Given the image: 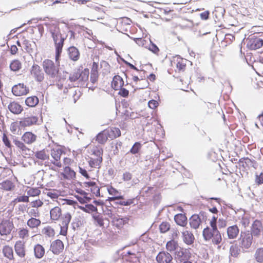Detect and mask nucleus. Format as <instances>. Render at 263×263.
Segmentation results:
<instances>
[{"label": "nucleus", "mask_w": 263, "mask_h": 263, "mask_svg": "<svg viewBox=\"0 0 263 263\" xmlns=\"http://www.w3.org/2000/svg\"><path fill=\"white\" fill-rule=\"evenodd\" d=\"M109 131L104 130L98 134L96 137V140L100 144H104L108 139Z\"/></svg>", "instance_id": "4be33fe9"}, {"label": "nucleus", "mask_w": 263, "mask_h": 263, "mask_svg": "<svg viewBox=\"0 0 263 263\" xmlns=\"http://www.w3.org/2000/svg\"><path fill=\"white\" fill-rule=\"evenodd\" d=\"M36 136L30 132H25L22 137V139L26 144H31L36 139Z\"/></svg>", "instance_id": "aec40b11"}, {"label": "nucleus", "mask_w": 263, "mask_h": 263, "mask_svg": "<svg viewBox=\"0 0 263 263\" xmlns=\"http://www.w3.org/2000/svg\"><path fill=\"white\" fill-rule=\"evenodd\" d=\"M38 121V118L36 116H31L25 117L21 120L19 122V126L21 128H24L27 126H30L35 124Z\"/></svg>", "instance_id": "9b49d317"}, {"label": "nucleus", "mask_w": 263, "mask_h": 263, "mask_svg": "<svg viewBox=\"0 0 263 263\" xmlns=\"http://www.w3.org/2000/svg\"><path fill=\"white\" fill-rule=\"evenodd\" d=\"M10 69L13 72L19 71L22 68V63L18 60H13L9 65Z\"/></svg>", "instance_id": "2f4dec72"}, {"label": "nucleus", "mask_w": 263, "mask_h": 263, "mask_svg": "<svg viewBox=\"0 0 263 263\" xmlns=\"http://www.w3.org/2000/svg\"><path fill=\"white\" fill-rule=\"evenodd\" d=\"M179 248L180 247L179 246L177 241L174 239L167 241L166 244V248L167 250L171 252L173 251H175V252H177V251L179 250Z\"/></svg>", "instance_id": "cd10ccee"}, {"label": "nucleus", "mask_w": 263, "mask_h": 263, "mask_svg": "<svg viewBox=\"0 0 263 263\" xmlns=\"http://www.w3.org/2000/svg\"><path fill=\"white\" fill-rule=\"evenodd\" d=\"M170 229V224L167 222H162L159 226L160 232L161 233H165Z\"/></svg>", "instance_id": "3c124183"}, {"label": "nucleus", "mask_w": 263, "mask_h": 263, "mask_svg": "<svg viewBox=\"0 0 263 263\" xmlns=\"http://www.w3.org/2000/svg\"><path fill=\"white\" fill-rule=\"evenodd\" d=\"M51 219L52 220H58L61 216V209L58 206L52 208L50 211Z\"/></svg>", "instance_id": "7c9ffc66"}, {"label": "nucleus", "mask_w": 263, "mask_h": 263, "mask_svg": "<svg viewBox=\"0 0 263 263\" xmlns=\"http://www.w3.org/2000/svg\"><path fill=\"white\" fill-rule=\"evenodd\" d=\"M127 247V246L123 247L122 249L117 251L116 253L119 256L120 258H121L123 260H126V258L129 257L133 254L134 250H128L124 251L122 253H120L121 251L124 250Z\"/></svg>", "instance_id": "72a5a7b5"}, {"label": "nucleus", "mask_w": 263, "mask_h": 263, "mask_svg": "<svg viewBox=\"0 0 263 263\" xmlns=\"http://www.w3.org/2000/svg\"><path fill=\"white\" fill-rule=\"evenodd\" d=\"M247 42V47L251 50L260 48L263 45V40L254 35L249 36Z\"/></svg>", "instance_id": "20e7f679"}, {"label": "nucleus", "mask_w": 263, "mask_h": 263, "mask_svg": "<svg viewBox=\"0 0 263 263\" xmlns=\"http://www.w3.org/2000/svg\"><path fill=\"white\" fill-rule=\"evenodd\" d=\"M148 49L155 54L157 53L159 51V49L158 46L152 41H151Z\"/></svg>", "instance_id": "680f3d73"}, {"label": "nucleus", "mask_w": 263, "mask_h": 263, "mask_svg": "<svg viewBox=\"0 0 263 263\" xmlns=\"http://www.w3.org/2000/svg\"><path fill=\"white\" fill-rule=\"evenodd\" d=\"M138 252H136L135 250L134 249V252L129 257L126 258V260L127 261H129L132 263H139L140 259L139 257L138 256Z\"/></svg>", "instance_id": "e433bc0d"}, {"label": "nucleus", "mask_w": 263, "mask_h": 263, "mask_svg": "<svg viewBox=\"0 0 263 263\" xmlns=\"http://www.w3.org/2000/svg\"><path fill=\"white\" fill-rule=\"evenodd\" d=\"M182 236L183 238V241L186 244L190 245L194 242L195 238L193 234L191 232L187 230L183 231L182 232Z\"/></svg>", "instance_id": "bb28decb"}, {"label": "nucleus", "mask_w": 263, "mask_h": 263, "mask_svg": "<svg viewBox=\"0 0 263 263\" xmlns=\"http://www.w3.org/2000/svg\"><path fill=\"white\" fill-rule=\"evenodd\" d=\"M51 36L55 45V61L58 62L61 57L66 37L63 36L61 33L52 35Z\"/></svg>", "instance_id": "7ed1b4c3"}, {"label": "nucleus", "mask_w": 263, "mask_h": 263, "mask_svg": "<svg viewBox=\"0 0 263 263\" xmlns=\"http://www.w3.org/2000/svg\"><path fill=\"white\" fill-rule=\"evenodd\" d=\"M62 154H65V152L61 148H53L51 149V156L54 160H51V163L58 167H61L62 164L60 162V159Z\"/></svg>", "instance_id": "6e6552de"}, {"label": "nucleus", "mask_w": 263, "mask_h": 263, "mask_svg": "<svg viewBox=\"0 0 263 263\" xmlns=\"http://www.w3.org/2000/svg\"><path fill=\"white\" fill-rule=\"evenodd\" d=\"M68 73L66 71H63V74H62L60 71L59 73H58V76L55 77V79L59 82H61L62 81L66 80V74Z\"/></svg>", "instance_id": "052dcab7"}, {"label": "nucleus", "mask_w": 263, "mask_h": 263, "mask_svg": "<svg viewBox=\"0 0 263 263\" xmlns=\"http://www.w3.org/2000/svg\"><path fill=\"white\" fill-rule=\"evenodd\" d=\"M14 249L17 255L20 257L25 256V243L22 241H17L14 245Z\"/></svg>", "instance_id": "a211bd4d"}, {"label": "nucleus", "mask_w": 263, "mask_h": 263, "mask_svg": "<svg viewBox=\"0 0 263 263\" xmlns=\"http://www.w3.org/2000/svg\"><path fill=\"white\" fill-rule=\"evenodd\" d=\"M75 198L81 203H84L90 202L91 198H84V196H80L78 195H74Z\"/></svg>", "instance_id": "e2e57ef3"}, {"label": "nucleus", "mask_w": 263, "mask_h": 263, "mask_svg": "<svg viewBox=\"0 0 263 263\" xmlns=\"http://www.w3.org/2000/svg\"><path fill=\"white\" fill-rule=\"evenodd\" d=\"M41 191L38 188H31L27 191V194L29 196H36L40 195Z\"/></svg>", "instance_id": "6e6d98bb"}, {"label": "nucleus", "mask_w": 263, "mask_h": 263, "mask_svg": "<svg viewBox=\"0 0 263 263\" xmlns=\"http://www.w3.org/2000/svg\"><path fill=\"white\" fill-rule=\"evenodd\" d=\"M256 260L260 263L263 262V248H258L254 254Z\"/></svg>", "instance_id": "37998d69"}, {"label": "nucleus", "mask_w": 263, "mask_h": 263, "mask_svg": "<svg viewBox=\"0 0 263 263\" xmlns=\"http://www.w3.org/2000/svg\"><path fill=\"white\" fill-rule=\"evenodd\" d=\"M213 233L211 231V228L207 226L202 231V235L204 240L206 241H210L213 236Z\"/></svg>", "instance_id": "c9c22d12"}, {"label": "nucleus", "mask_w": 263, "mask_h": 263, "mask_svg": "<svg viewBox=\"0 0 263 263\" xmlns=\"http://www.w3.org/2000/svg\"><path fill=\"white\" fill-rule=\"evenodd\" d=\"M227 233L229 239H235L239 233V229L236 224L230 226L227 229Z\"/></svg>", "instance_id": "f3484780"}, {"label": "nucleus", "mask_w": 263, "mask_h": 263, "mask_svg": "<svg viewBox=\"0 0 263 263\" xmlns=\"http://www.w3.org/2000/svg\"><path fill=\"white\" fill-rule=\"evenodd\" d=\"M11 136L12 137L13 142L18 148L22 150L23 147H25V145L22 141L17 140L16 137Z\"/></svg>", "instance_id": "13d9d810"}, {"label": "nucleus", "mask_w": 263, "mask_h": 263, "mask_svg": "<svg viewBox=\"0 0 263 263\" xmlns=\"http://www.w3.org/2000/svg\"><path fill=\"white\" fill-rule=\"evenodd\" d=\"M64 249V244L63 242L60 239H57L53 241L51 245L50 250L54 254H59Z\"/></svg>", "instance_id": "4468645a"}, {"label": "nucleus", "mask_w": 263, "mask_h": 263, "mask_svg": "<svg viewBox=\"0 0 263 263\" xmlns=\"http://www.w3.org/2000/svg\"><path fill=\"white\" fill-rule=\"evenodd\" d=\"M172 259V255L166 251L159 252L156 256V260L158 263H170Z\"/></svg>", "instance_id": "f8f14e48"}, {"label": "nucleus", "mask_w": 263, "mask_h": 263, "mask_svg": "<svg viewBox=\"0 0 263 263\" xmlns=\"http://www.w3.org/2000/svg\"><path fill=\"white\" fill-rule=\"evenodd\" d=\"M29 91V88L24 83H18L12 88V92L15 96L26 95Z\"/></svg>", "instance_id": "1a4fd4ad"}, {"label": "nucleus", "mask_w": 263, "mask_h": 263, "mask_svg": "<svg viewBox=\"0 0 263 263\" xmlns=\"http://www.w3.org/2000/svg\"><path fill=\"white\" fill-rule=\"evenodd\" d=\"M111 85L114 89L118 90L119 89L124 86L123 79L119 75H116L113 77Z\"/></svg>", "instance_id": "dca6fc26"}, {"label": "nucleus", "mask_w": 263, "mask_h": 263, "mask_svg": "<svg viewBox=\"0 0 263 263\" xmlns=\"http://www.w3.org/2000/svg\"><path fill=\"white\" fill-rule=\"evenodd\" d=\"M159 105L157 101L155 100H151L148 102V106L151 109H155Z\"/></svg>", "instance_id": "338daca9"}, {"label": "nucleus", "mask_w": 263, "mask_h": 263, "mask_svg": "<svg viewBox=\"0 0 263 263\" xmlns=\"http://www.w3.org/2000/svg\"><path fill=\"white\" fill-rule=\"evenodd\" d=\"M189 223L192 228L197 229L199 227L201 222L199 216H197V214H194L189 219Z\"/></svg>", "instance_id": "b1692460"}, {"label": "nucleus", "mask_w": 263, "mask_h": 263, "mask_svg": "<svg viewBox=\"0 0 263 263\" xmlns=\"http://www.w3.org/2000/svg\"><path fill=\"white\" fill-rule=\"evenodd\" d=\"M30 73L34 80L38 82H41L44 79V73L43 70L37 64H33L30 69Z\"/></svg>", "instance_id": "423d86ee"}, {"label": "nucleus", "mask_w": 263, "mask_h": 263, "mask_svg": "<svg viewBox=\"0 0 263 263\" xmlns=\"http://www.w3.org/2000/svg\"><path fill=\"white\" fill-rule=\"evenodd\" d=\"M128 220L129 218L127 217H122L121 216L117 215L111 220V222L113 226L119 229H121L128 222Z\"/></svg>", "instance_id": "ddd939ff"}, {"label": "nucleus", "mask_w": 263, "mask_h": 263, "mask_svg": "<svg viewBox=\"0 0 263 263\" xmlns=\"http://www.w3.org/2000/svg\"><path fill=\"white\" fill-rule=\"evenodd\" d=\"M227 221L223 218H219L218 220L217 226L219 229L224 228L227 226Z\"/></svg>", "instance_id": "0e129e2a"}, {"label": "nucleus", "mask_w": 263, "mask_h": 263, "mask_svg": "<svg viewBox=\"0 0 263 263\" xmlns=\"http://www.w3.org/2000/svg\"><path fill=\"white\" fill-rule=\"evenodd\" d=\"M234 242L235 243L230 247V253L231 256L234 257H237L238 255L241 251L242 249L236 241H235Z\"/></svg>", "instance_id": "a878e982"}, {"label": "nucleus", "mask_w": 263, "mask_h": 263, "mask_svg": "<svg viewBox=\"0 0 263 263\" xmlns=\"http://www.w3.org/2000/svg\"><path fill=\"white\" fill-rule=\"evenodd\" d=\"M34 253L35 258L40 259L45 254V249L41 245L37 244L34 247Z\"/></svg>", "instance_id": "c85d7f7f"}, {"label": "nucleus", "mask_w": 263, "mask_h": 263, "mask_svg": "<svg viewBox=\"0 0 263 263\" xmlns=\"http://www.w3.org/2000/svg\"><path fill=\"white\" fill-rule=\"evenodd\" d=\"M92 218L94 221L97 223V224L100 226L102 227L104 225V219L102 216L100 215H93Z\"/></svg>", "instance_id": "4d7b16f0"}, {"label": "nucleus", "mask_w": 263, "mask_h": 263, "mask_svg": "<svg viewBox=\"0 0 263 263\" xmlns=\"http://www.w3.org/2000/svg\"><path fill=\"white\" fill-rule=\"evenodd\" d=\"M39 98L35 96L29 97L25 100L26 105L30 107H35L39 103Z\"/></svg>", "instance_id": "c756f323"}, {"label": "nucleus", "mask_w": 263, "mask_h": 263, "mask_svg": "<svg viewBox=\"0 0 263 263\" xmlns=\"http://www.w3.org/2000/svg\"><path fill=\"white\" fill-rule=\"evenodd\" d=\"M136 199L133 198L132 199H128L126 200L124 199H121L119 201H116L115 203L113 204L115 205H120L122 206H129L132 204L135 205L136 203H135Z\"/></svg>", "instance_id": "473e14b6"}, {"label": "nucleus", "mask_w": 263, "mask_h": 263, "mask_svg": "<svg viewBox=\"0 0 263 263\" xmlns=\"http://www.w3.org/2000/svg\"><path fill=\"white\" fill-rule=\"evenodd\" d=\"M89 73V71L88 68H85L83 70L80 69V81L86 82L88 80Z\"/></svg>", "instance_id": "79ce46f5"}, {"label": "nucleus", "mask_w": 263, "mask_h": 263, "mask_svg": "<svg viewBox=\"0 0 263 263\" xmlns=\"http://www.w3.org/2000/svg\"><path fill=\"white\" fill-rule=\"evenodd\" d=\"M13 228L14 224L12 221L3 219L0 222V235L4 236L10 234Z\"/></svg>", "instance_id": "39448f33"}, {"label": "nucleus", "mask_w": 263, "mask_h": 263, "mask_svg": "<svg viewBox=\"0 0 263 263\" xmlns=\"http://www.w3.org/2000/svg\"><path fill=\"white\" fill-rule=\"evenodd\" d=\"M44 25L48 28L49 31L52 35L58 34L61 33L60 29L58 24L54 23H45Z\"/></svg>", "instance_id": "5701e85b"}, {"label": "nucleus", "mask_w": 263, "mask_h": 263, "mask_svg": "<svg viewBox=\"0 0 263 263\" xmlns=\"http://www.w3.org/2000/svg\"><path fill=\"white\" fill-rule=\"evenodd\" d=\"M80 77V68H78L74 69L72 73H70L68 80L71 82H74L79 80Z\"/></svg>", "instance_id": "58836bf2"}, {"label": "nucleus", "mask_w": 263, "mask_h": 263, "mask_svg": "<svg viewBox=\"0 0 263 263\" xmlns=\"http://www.w3.org/2000/svg\"><path fill=\"white\" fill-rule=\"evenodd\" d=\"M1 185L2 186V188L6 191H11L14 187L13 182L8 180L2 182Z\"/></svg>", "instance_id": "a19ab883"}, {"label": "nucleus", "mask_w": 263, "mask_h": 263, "mask_svg": "<svg viewBox=\"0 0 263 263\" xmlns=\"http://www.w3.org/2000/svg\"><path fill=\"white\" fill-rule=\"evenodd\" d=\"M263 230V226L260 220L256 219L255 220L251 226V231L250 234L252 235V237H259L260 235L261 231Z\"/></svg>", "instance_id": "9d476101"}, {"label": "nucleus", "mask_w": 263, "mask_h": 263, "mask_svg": "<svg viewBox=\"0 0 263 263\" xmlns=\"http://www.w3.org/2000/svg\"><path fill=\"white\" fill-rule=\"evenodd\" d=\"M5 256L11 259L13 257V250L9 247H5L3 250Z\"/></svg>", "instance_id": "5fc2aeb1"}, {"label": "nucleus", "mask_w": 263, "mask_h": 263, "mask_svg": "<svg viewBox=\"0 0 263 263\" xmlns=\"http://www.w3.org/2000/svg\"><path fill=\"white\" fill-rule=\"evenodd\" d=\"M44 71L49 78L55 79L59 72V65H55V63L49 59L45 60L42 63Z\"/></svg>", "instance_id": "f257e3e1"}, {"label": "nucleus", "mask_w": 263, "mask_h": 263, "mask_svg": "<svg viewBox=\"0 0 263 263\" xmlns=\"http://www.w3.org/2000/svg\"><path fill=\"white\" fill-rule=\"evenodd\" d=\"M8 108L12 113L16 115L20 114L23 109L22 106L15 102H11Z\"/></svg>", "instance_id": "393cba45"}, {"label": "nucleus", "mask_w": 263, "mask_h": 263, "mask_svg": "<svg viewBox=\"0 0 263 263\" xmlns=\"http://www.w3.org/2000/svg\"><path fill=\"white\" fill-rule=\"evenodd\" d=\"M253 237L249 231L241 232L240 237L238 241H236L242 249L243 252H246L252 243Z\"/></svg>", "instance_id": "f03ea898"}, {"label": "nucleus", "mask_w": 263, "mask_h": 263, "mask_svg": "<svg viewBox=\"0 0 263 263\" xmlns=\"http://www.w3.org/2000/svg\"><path fill=\"white\" fill-rule=\"evenodd\" d=\"M23 44L25 46V49L28 52H32L33 51V46L36 47L35 43L32 41L31 43L27 40H25L23 41Z\"/></svg>", "instance_id": "a18cd8bd"}, {"label": "nucleus", "mask_w": 263, "mask_h": 263, "mask_svg": "<svg viewBox=\"0 0 263 263\" xmlns=\"http://www.w3.org/2000/svg\"><path fill=\"white\" fill-rule=\"evenodd\" d=\"M2 140L4 144V145L7 147L8 149H9V151L10 152H12V148L13 147L11 143V141L9 139L8 136L5 133H4L3 137H2Z\"/></svg>", "instance_id": "8fccbe9b"}, {"label": "nucleus", "mask_w": 263, "mask_h": 263, "mask_svg": "<svg viewBox=\"0 0 263 263\" xmlns=\"http://www.w3.org/2000/svg\"><path fill=\"white\" fill-rule=\"evenodd\" d=\"M124 199V197L123 195L117 194L115 196L108 197L107 200L109 202L110 204L113 206L112 204L115 203L116 201H119L120 200Z\"/></svg>", "instance_id": "603ef678"}, {"label": "nucleus", "mask_w": 263, "mask_h": 263, "mask_svg": "<svg viewBox=\"0 0 263 263\" xmlns=\"http://www.w3.org/2000/svg\"><path fill=\"white\" fill-rule=\"evenodd\" d=\"M64 173L61 174L65 179H72L76 178V172L69 166H66L64 168Z\"/></svg>", "instance_id": "412c9836"}, {"label": "nucleus", "mask_w": 263, "mask_h": 263, "mask_svg": "<svg viewBox=\"0 0 263 263\" xmlns=\"http://www.w3.org/2000/svg\"><path fill=\"white\" fill-rule=\"evenodd\" d=\"M42 232L48 237L53 236L55 234L54 230L50 226H47V227L44 228Z\"/></svg>", "instance_id": "864d4df0"}, {"label": "nucleus", "mask_w": 263, "mask_h": 263, "mask_svg": "<svg viewBox=\"0 0 263 263\" xmlns=\"http://www.w3.org/2000/svg\"><path fill=\"white\" fill-rule=\"evenodd\" d=\"M71 219V215L69 213L64 214L61 218V225L68 227Z\"/></svg>", "instance_id": "49530a36"}, {"label": "nucleus", "mask_w": 263, "mask_h": 263, "mask_svg": "<svg viewBox=\"0 0 263 263\" xmlns=\"http://www.w3.org/2000/svg\"><path fill=\"white\" fill-rule=\"evenodd\" d=\"M175 258L182 262L186 260H190L191 258V253L189 249L179 248L177 252H175Z\"/></svg>", "instance_id": "0eeeda50"}, {"label": "nucleus", "mask_w": 263, "mask_h": 263, "mask_svg": "<svg viewBox=\"0 0 263 263\" xmlns=\"http://www.w3.org/2000/svg\"><path fill=\"white\" fill-rule=\"evenodd\" d=\"M103 151L102 148H96L93 151V155H95L96 158L102 157Z\"/></svg>", "instance_id": "69168bd1"}, {"label": "nucleus", "mask_w": 263, "mask_h": 263, "mask_svg": "<svg viewBox=\"0 0 263 263\" xmlns=\"http://www.w3.org/2000/svg\"><path fill=\"white\" fill-rule=\"evenodd\" d=\"M35 156L37 159L42 160H45L49 158V156L46 154L44 149L36 152L35 153Z\"/></svg>", "instance_id": "de8ad7c7"}, {"label": "nucleus", "mask_w": 263, "mask_h": 263, "mask_svg": "<svg viewBox=\"0 0 263 263\" xmlns=\"http://www.w3.org/2000/svg\"><path fill=\"white\" fill-rule=\"evenodd\" d=\"M102 157L92 158H90V160L88 161L89 165L91 167H100V164L102 162Z\"/></svg>", "instance_id": "4c0bfd02"}, {"label": "nucleus", "mask_w": 263, "mask_h": 263, "mask_svg": "<svg viewBox=\"0 0 263 263\" xmlns=\"http://www.w3.org/2000/svg\"><path fill=\"white\" fill-rule=\"evenodd\" d=\"M174 220L177 224L181 227H185L187 223V218L184 213H179L175 215Z\"/></svg>", "instance_id": "6ab92c4d"}, {"label": "nucleus", "mask_w": 263, "mask_h": 263, "mask_svg": "<svg viewBox=\"0 0 263 263\" xmlns=\"http://www.w3.org/2000/svg\"><path fill=\"white\" fill-rule=\"evenodd\" d=\"M142 144L140 142H136L132 148H130L129 153L137 156V155H139L140 151L142 147Z\"/></svg>", "instance_id": "f704fd0d"}, {"label": "nucleus", "mask_w": 263, "mask_h": 263, "mask_svg": "<svg viewBox=\"0 0 263 263\" xmlns=\"http://www.w3.org/2000/svg\"><path fill=\"white\" fill-rule=\"evenodd\" d=\"M255 182L258 185L263 183V173H260L259 175H256Z\"/></svg>", "instance_id": "774afa93"}, {"label": "nucleus", "mask_w": 263, "mask_h": 263, "mask_svg": "<svg viewBox=\"0 0 263 263\" xmlns=\"http://www.w3.org/2000/svg\"><path fill=\"white\" fill-rule=\"evenodd\" d=\"M80 209L86 213H90L97 211V208L92 204H87L85 206H80Z\"/></svg>", "instance_id": "c03bdc74"}, {"label": "nucleus", "mask_w": 263, "mask_h": 263, "mask_svg": "<svg viewBox=\"0 0 263 263\" xmlns=\"http://www.w3.org/2000/svg\"><path fill=\"white\" fill-rule=\"evenodd\" d=\"M41 220L39 219L31 217L27 221V225L31 228L37 227L41 224Z\"/></svg>", "instance_id": "ea45409f"}, {"label": "nucleus", "mask_w": 263, "mask_h": 263, "mask_svg": "<svg viewBox=\"0 0 263 263\" xmlns=\"http://www.w3.org/2000/svg\"><path fill=\"white\" fill-rule=\"evenodd\" d=\"M212 238V241L213 244L218 245H219L222 241L221 235L220 232L213 234Z\"/></svg>", "instance_id": "09e8293b"}, {"label": "nucleus", "mask_w": 263, "mask_h": 263, "mask_svg": "<svg viewBox=\"0 0 263 263\" xmlns=\"http://www.w3.org/2000/svg\"><path fill=\"white\" fill-rule=\"evenodd\" d=\"M67 50L69 58L71 60L74 62L78 61L80 58V53L77 47L71 46L68 48Z\"/></svg>", "instance_id": "2eb2a0df"}, {"label": "nucleus", "mask_w": 263, "mask_h": 263, "mask_svg": "<svg viewBox=\"0 0 263 263\" xmlns=\"http://www.w3.org/2000/svg\"><path fill=\"white\" fill-rule=\"evenodd\" d=\"M119 90L118 95L121 97L126 98L128 96L129 91L127 89L122 87L121 88L119 89Z\"/></svg>", "instance_id": "bf43d9fd"}]
</instances>
